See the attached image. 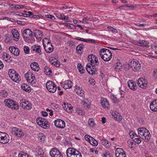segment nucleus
Here are the masks:
<instances>
[{
    "label": "nucleus",
    "mask_w": 157,
    "mask_h": 157,
    "mask_svg": "<svg viewBox=\"0 0 157 157\" xmlns=\"http://www.w3.org/2000/svg\"><path fill=\"white\" fill-rule=\"evenodd\" d=\"M22 35L24 40L27 42L32 43L35 41L32 31L29 29L24 30Z\"/></svg>",
    "instance_id": "nucleus-1"
},
{
    "label": "nucleus",
    "mask_w": 157,
    "mask_h": 157,
    "mask_svg": "<svg viewBox=\"0 0 157 157\" xmlns=\"http://www.w3.org/2000/svg\"><path fill=\"white\" fill-rule=\"evenodd\" d=\"M138 134L140 138L144 140L145 141L149 140L151 137V135L149 131L145 128H140L138 130Z\"/></svg>",
    "instance_id": "nucleus-2"
},
{
    "label": "nucleus",
    "mask_w": 157,
    "mask_h": 157,
    "mask_svg": "<svg viewBox=\"0 0 157 157\" xmlns=\"http://www.w3.org/2000/svg\"><path fill=\"white\" fill-rule=\"evenodd\" d=\"M99 54L101 58L105 61H109L112 58V53L109 49L102 48L99 51Z\"/></svg>",
    "instance_id": "nucleus-3"
},
{
    "label": "nucleus",
    "mask_w": 157,
    "mask_h": 157,
    "mask_svg": "<svg viewBox=\"0 0 157 157\" xmlns=\"http://www.w3.org/2000/svg\"><path fill=\"white\" fill-rule=\"evenodd\" d=\"M68 157H82L81 153L74 148L70 147L66 151Z\"/></svg>",
    "instance_id": "nucleus-4"
},
{
    "label": "nucleus",
    "mask_w": 157,
    "mask_h": 157,
    "mask_svg": "<svg viewBox=\"0 0 157 157\" xmlns=\"http://www.w3.org/2000/svg\"><path fill=\"white\" fill-rule=\"evenodd\" d=\"M8 75L12 80L15 82H18L21 80L19 74L13 69H10Z\"/></svg>",
    "instance_id": "nucleus-5"
},
{
    "label": "nucleus",
    "mask_w": 157,
    "mask_h": 157,
    "mask_svg": "<svg viewBox=\"0 0 157 157\" xmlns=\"http://www.w3.org/2000/svg\"><path fill=\"white\" fill-rule=\"evenodd\" d=\"M44 47L46 52L48 53L52 52L53 50V47L51 41L47 38L43 40Z\"/></svg>",
    "instance_id": "nucleus-6"
},
{
    "label": "nucleus",
    "mask_w": 157,
    "mask_h": 157,
    "mask_svg": "<svg viewBox=\"0 0 157 157\" xmlns=\"http://www.w3.org/2000/svg\"><path fill=\"white\" fill-rule=\"evenodd\" d=\"M6 105L8 107L14 110H18L19 106L15 101L10 99L5 100Z\"/></svg>",
    "instance_id": "nucleus-7"
},
{
    "label": "nucleus",
    "mask_w": 157,
    "mask_h": 157,
    "mask_svg": "<svg viewBox=\"0 0 157 157\" xmlns=\"http://www.w3.org/2000/svg\"><path fill=\"white\" fill-rule=\"evenodd\" d=\"M36 122L38 124L44 128H46L49 127V124L45 119L41 117H38L36 119Z\"/></svg>",
    "instance_id": "nucleus-8"
},
{
    "label": "nucleus",
    "mask_w": 157,
    "mask_h": 157,
    "mask_svg": "<svg viewBox=\"0 0 157 157\" xmlns=\"http://www.w3.org/2000/svg\"><path fill=\"white\" fill-rule=\"evenodd\" d=\"M46 87L47 90L52 93L55 92L57 89L56 85L52 81H49L46 83Z\"/></svg>",
    "instance_id": "nucleus-9"
},
{
    "label": "nucleus",
    "mask_w": 157,
    "mask_h": 157,
    "mask_svg": "<svg viewBox=\"0 0 157 157\" xmlns=\"http://www.w3.org/2000/svg\"><path fill=\"white\" fill-rule=\"evenodd\" d=\"M20 105L24 109L29 110L32 108V105L29 101L25 99H21L20 101Z\"/></svg>",
    "instance_id": "nucleus-10"
},
{
    "label": "nucleus",
    "mask_w": 157,
    "mask_h": 157,
    "mask_svg": "<svg viewBox=\"0 0 157 157\" xmlns=\"http://www.w3.org/2000/svg\"><path fill=\"white\" fill-rule=\"evenodd\" d=\"M9 140V136L6 133L0 132V143L3 144L7 143Z\"/></svg>",
    "instance_id": "nucleus-11"
},
{
    "label": "nucleus",
    "mask_w": 157,
    "mask_h": 157,
    "mask_svg": "<svg viewBox=\"0 0 157 157\" xmlns=\"http://www.w3.org/2000/svg\"><path fill=\"white\" fill-rule=\"evenodd\" d=\"M88 60L90 62L92 65H98L99 63L97 57L93 55H90L88 56Z\"/></svg>",
    "instance_id": "nucleus-12"
},
{
    "label": "nucleus",
    "mask_w": 157,
    "mask_h": 157,
    "mask_svg": "<svg viewBox=\"0 0 157 157\" xmlns=\"http://www.w3.org/2000/svg\"><path fill=\"white\" fill-rule=\"evenodd\" d=\"M147 80L143 78H139L138 80V85L141 88L146 89L147 87Z\"/></svg>",
    "instance_id": "nucleus-13"
},
{
    "label": "nucleus",
    "mask_w": 157,
    "mask_h": 157,
    "mask_svg": "<svg viewBox=\"0 0 157 157\" xmlns=\"http://www.w3.org/2000/svg\"><path fill=\"white\" fill-rule=\"evenodd\" d=\"M50 155L51 157H63L60 151L55 148H53L50 152Z\"/></svg>",
    "instance_id": "nucleus-14"
},
{
    "label": "nucleus",
    "mask_w": 157,
    "mask_h": 157,
    "mask_svg": "<svg viewBox=\"0 0 157 157\" xmlns=\"http://www.w3.org/2000/svg\"><path fill=\"white\" fill-rule=\"evenodd\" d=\"M55 126L59 128H63L65 126V122L62 120L57 119L54 121Z\"/></svg>",
    "instance_id": "nucleus-15"
},
{
    "label": "nucleus",
    "mask_w": 157,
    "mask_h": 157,
    "mask_svg": "<svg viewBox=\"0 0 157 157\" xmlns=\"http://www.w3.org/2000/svg\"><path fill=\"white\" fill-rule=\"evenodd\" d=\"M12 133L18 137H21L24 135V134L22 131L16 127L12 128Z\"/></svg>",
    "instance_id": "nucleus-16"
},
{
    "label": "nucleus",
    "mask_w": 157,
    "mask_h": 157,
    "mask_svg": "<svg viewBox=\"0 0 157 157\" xmlns=\"http://www.w3.org/2000/svg\"><path fill=\"white\" fill-rule=\"evenodd\" d=\"M115 155L116 157H126L125 152L122 149L120 148L116 149Z\"/></svg>",
    "instance_id": "nucleus-17"
},
{
    "label": "nucleus",
    "mask_w": 157,
    "mask_h": 157,
    "mask_svg": "<svg viewBox=\"0 0 157 157\" xmlns=\"http://www.w3.org/2000/svg\"><path fill=\"white\" fill-rule=\"evenodd\" d=\"M10 52L14 56H17L20 54V50L17 47L10 46L9 48Z\"/></svg>",
    "instance_id": "nucleus-18"
},
{
    "label": "nucleus",
    "mask_w": 157,
    "mask_h": 157,
    "mask_svg": "<svg viewBox=\"0 0 157 157\" xmlns=\"http://www.w3.org/2000/svg\"><path fill=\"white\" fill-rule=\"evenodd\" d=\"M72 83L70 80H67L64 82L63 83H62V86L65 89H69L71 88Z\"/></svg>",
    "instance_id": "nucleus-19"
},
{
    "label": "nucleus",
    "mask_w": 157,
    "mask_h": 157,
    "mask_svg": "<svg viewBox=\"0 0 157 157\" xmlns=\"http://www.w3.org/2000/svg\"><path fill=\"white\" fill-rule=\"evenodd\" d=\"M25 77L28 82L30 81L31 79H35L34 74L31 71H28L25 74Z\"/></svg>",
    "instance_id": "nucleus-20"
},
{
    "label": "nucleus",
    "mask_w": 157,
    "mask_h": 157,
    "mask_svg": "<svg viewBox=\"0 0 157 157\" xmlns=\"http://www.w3.org/2000/svg\"><path fill=\"white\" fill-rule=\"evenodd\" d=\"M150 108L153 111H157V100H154L150 104Z\"/></svg>",
    "instance_id": "nucleus-21"
},
{
    "label": "nucleus",
    "mask_w": 157,
    "mask_h": 157,
    "mask_svg": "<svg viewBox=\"0 0 157 157\" xmlns=\"http://www.w3.org/2000/svg\"><path fill=\"white\" fill-rule=\"evenodd\" d=\"M101 103L103 108L108 109L109 106V103L107 99L102 98L101 100Z\"/></svg>",
    "instance_id": "nucleus-22"
},
{
    "label": "nucleus",
    "mask_w": 157,
    "mask_h": 157,
    "mask_svg": "<svg viewBox=\"0 0 157 157\" xmlns=\"http://www.w3.org/2000/svg\"><path fill=\"white\" fill-rule=\"evenodd\" d=\"M34 34L35 37L38 41H40L41 40L43 35L41 31L38 30H35Z\"/></svg>",
    "instance_id": "nucleus-23"
},
{
    "label": "nucleus",
    "mask_w": 157,
    "mask_h": 157,
    "mask_svg": "<svg viewBox=\"0 0 157 157\" xmlns=\"http://www.w3.org/2000/svg\"><path fill=\"white\" fill-rule=\"evenodd\" d=\"M11 32L13 40L16 41H17L19 38V34L17 30L16 29H14L12 30Z\"/></svg>",
    "instance_id": "nucleus-24"
},
{
    "label": "nucleus",
    "mask_w": 157,
    "mask_h": 157,
    "mask_svg": "<svg viewBox=\"0 0 157 157\" xmlns=\"http://www.w3.org/2000/svg\"><path fill=\"white\" fill-rule=\"evenodd\" d=\"M64 106L63 107L64 109L67 112L71 113L72 112L73 110V107L72 106L71 104L69 103L67 104H64Z\"/></svg>",
    "instance_id": "nucleus-25"
},
{
    "label": "nucleus",
    "mask_w": 157,
    "mask_h": 157,
    "mask_svg": "<svg viewBox=\"0 0 157 157\" xmlns=\"http://www.w3.org/2000/svg\"><path fill=\"white\" fill-rule=\"evenodd\" d=\"M30 67L33 70L35 71H38L40 68L38 63L35 62L32 63L30 64Z\"/></svg>",
    "instance_id": "nucleus-26"
},
{
    "label": "nucleus",
    "mask_w": 157,
    "mask_h": 157,
    "mask_svg": "<svg viewBox=\"0 0 157 157\" xmlns=\"http://www.w3.org/2000/svg\"><path fill=\"white\" fill-rule=\"evenodd\" d=\"M128 86L130 89L133 90H135L137 89V86L136 83L132 81H129L128 82Z\"/></svg>",
    "instance_id": "nucleus-27"
},
{
    "label": "nucleus",
    "mask_w": 157,
    "mask_h": 157,
    "mask_svg": "<svg viewBox=\"0 0 157 157\" xmlns=\"http://www.w3.org/2000/svg\"><path fill=\"white\" fill-rule=\"evenodd\" d=\"M141 67V66L140 63L137 60H136L132 69L133 71H136L140 69Z\"/></svg>",
    "instance_id": "nucleus-28"
},
{
    "label": "nucleus",
    "mask_w": 157,
    "mask_h": 157,
    "mask_svg": "<svg viewBox=\"0 0 157 157\" xmlns=\"http://www.w3.org/2000/svg\"><path fill=\"white\" fill-rule=\"evenodd\" d=\"M40 47V46L35 45L32 47V50L34 51H35L36 53L40 55L41 54Z\"/></svg>",
    "instance_id": "nucleus-29"
},
{
    "label": "nucleus",
    "mask_w": 157,
    "mask_h": 157,
    "mask_svg": "<svg viewBox=\"0 0 157 157\" xmlns=\"http://www.w3.org/2000/svg\"><path fill=\"white\" fill-rule=\"evenodd\" d=\"M82 107L86 109H87L90 108V103L88 100L84 99L83 101Z\"/></svg>",
    "instance_id": "nucleus-30"
},
{
    "label": "nucleus",
    "mask_w": 157,
    "mask_h": 157,
    "mask_svg": "<svg viewBox=\"0 0 157 157\" xmlns=\"http://www.w3.org/2000/svg\"><path fill=\"white\" fill-rule=\"evenodd\" d=\"M76 90H75V91L77 94L81 97H83L84 95V91L82 90L81 88H80L79 86H76Z\"/></svg>",
    "instance_id": "nucleus-31"
},
{
    "label": "nucleus",
    "mask_w": 157,
    "mask_h": 157,
    "mask_svg": "<svg viewBox=\"0 0 157 157\" xmlns=\"http://www.w3.org/2000/svg\"><path fill=\"white\" fill-rule=\"evenodd\" d=\"M21 88L23 90L28 92H30L31 91V89L29 85L26 84H23L21 86Z\"/></svg>",
    "instance_id": "nucleus-32"
},
{
    "label": "nucleus",
    "mask_w": 157,
    "mask_h": 157,
    "mask_svg": "<svg viewBox=\"0 0 157 157\" xmlns=\"http://www.w3.org/2000/svg\"><path fill=\"white\" fill-rule=\"evenodd\" d=\"M148 44L147 42L144 40H140L137 42V45L143 47H147L148 46Z\"/></svg>",
    "instance_id": "nucleus-33"
},
{
    "label": "nucleus",
    "mask_w": 157,
    "mask_h": 157,
    "mask_svg": "<svg viewBox=\"0 0 157 157\" xmlns=\"http://www.w3.org/2000/svg\"><path fill=\"white\" fill-rule=\"evenodd\" d=\"M84 47V45L82 44H79L77 46L76 48V51L77 53L81 54L83 51V49Z\"/></svg>",
    "instance_id": "nucleus-34"
},
{
    "label": "nucleus",
    "mask_w": 157,
    "mask_h": 157,
    "mask_svg": "<svg viewBox=\"0 0 157 157\" xmlns=\"http://www.w3.org/2000/svg\"><path fill=\"white\" fill-rule=\"evenodd\" d=\"M10 7H11V8L13 10L15 9L17 10L23 8L24 6L23 5H14L13 4H11L10 6Z\"/></svg>",
    "instance_id": "nucleus-35"
},
{
    "label": "nucleus",
    "mask_w": 157,
    "mask_h": 157,
    "mask_svg": "<svg viewBox=\"0 0 157 157\" xmlns=\"http://www.w3.org/2000/svg\"><path fill=\"white\" fill-rule=\"evenodd\" d=\"M86 69L87 72L90 74H93L94 73V71L92 69L91 66L89 65H87Z\"/></svg>",
    "instance_id": "nucleus-36"
},
{
    "label": "nucleus",
    "mask_w": 157,
    "mask_h": 157,
    "mask_svg": "<svg viewBox=\"0 0 157 157\" xmlns=\"http://www.w3.org/2000/svg\"><path fill=\"white\" fill-rule=\"evenodd\" d=\"M111 99L113 101V102L114 103H118L119 102V100L117 98V97L115 96L114 95H111L110 96Z\"/></svg>",
    "instance_id": "nucleus-37"
},
{
    "label": "nucleus",
    "mask_w": 157,
    "mask_h": 157,
    "mask_svg": "<svg viewBox=\"0 0 157 157\" xmlns=\"http://www.w3.org/2000/svg\"><path fill=\"white\" fill-rule=\"evenodd\" d=\"M101 144L105 147H109V144L108 141L106 140H101Z\"/></svg>",
    "instance_id": "nucleus-38"
},
{
    "label": "nucleus",
    "mask_w": 157,
    "mask_h": 157,
    "mask_svg": "<svg viewBox=\"0 0 157 157\" xmlns=\"http://www.w3.org/2000/svg\"><path fill=\"white\" fill-rule=\"evenodd\" d=\"M136 60L134 59H132L130 60L129 61V63L128 64V67L130 68H132V67H133L134 64Z\"/></svg>",
    "instance_id": "nucleus-39"
},
{
    "label": "nucleus",
    "mask_w": 157,
    "mask_h": 157,
    "mask_svg": "<svg viewBox=\"0 0 157 157\" xmlns=\"http://www.w3.org/2000/svg\"><path fill=\"white\" fill-rule=\"evenodd\" d=\"M45 73L47 75H50L52 72L51 70L48 67L45 66L44 68Z\"/></svg>",
    "instance_id": "nucleus-40"
},
{
    "label": "nucleus",
    "mask_w": 157,
    "mask_h": 157,
    "mask_svg": "<svg viewBox=\"0 0 157 157\" xmlns=\"http://www.w3.org/2000/svg\"><path fill=\"white\" fill-rule=\"evenodd\" d=\"M78 68L79 71L81 73H84L85 70L83 69L81 64L78 63Z\"/></svg>",
    "instance_id": "nucleus-41"
},
{
    "label": "nucleus",
    "mask_w": 157,
    "mask_h": 157,
    "mask_svg": "<svg viewBox=\"0 0 157 157\" xmlns=\"http://www.w3.org/2000/svg\"><path fill=\"white\" fill-rule=\"evenodd\" d=\"M88 124L90 127H92L94 126V123L93 119H89L88 121Z\"/></svg>",
    "instance_id": "nucleus-42"
},
{
    "label": "nucleus",
    "mask_w": 157,
    "mask_h": 157,
    "mask_svg": "<svg viewBox=\"0 0 157 157\" xmlns=\"http://www.w3.org/2000/svg\"><path fill=\"white\" fill-rule=\"evenodd\" d=\"M90 143L91 144L94 146H96L98 144V142L93 138L91 139Z\"/></svg>",
    "instance_id": "nucleus-43"
},
{
    "label": "nucleus",
    "mask_w": 157,
    "mask_h": 157,
    "mask_svg": "<svg viewBox=\"0 0 157 157\" xmlns=\"http://www.w3.org/2000/svg\"><path fill=\"white\" fill-rule=\"evenodd\" d=\"M38 139H40L41 142L44 141L45 140V136L42 133H40L38 136Z\"/></svg>",
    "instance_id": "nucleus-44"
},
{
    "label": "nucleus",
    "mask_w": 157,
    "mask_h": 157,
    "mask_svg": "<svg viewBox=\"0 0 157 157\" xmlns=\"http://www.w3.org/2000/svg\"><path fill=\"white\" fill-rule=\"evenodd\" d=\"M76 113L80 115H83L84 114V112L82 109H77Z\"/></svg>",
    "instance_id": "nucleus-45"
},
{
    "label": "nucleus",
    "mask_w": 157,
    "mask_h": 157,
    "mask_svg": "<svg viewBox=\"0 0 157 157\" xmlns=\"http://www.w3.org/2000/svg\"><path fill=\"white\" fill-rule=\"evenodd\" d=\"M137 5H129V4H127L125 6L127 7H128L131 9V10H133L135 9L136 8V6Z\"/></svg>",
    "instance_id": "nucleus-46"
},
{
    "label": "nucleus",
    "mask_w": 157,
    "mask_h": 157,
    "mask_svg": "<svg viewBox=\"0 0 157 157\" xmlns=\"http://www.w3.org/2000/svg\"><path fill=\"white\" fill-rule=\"evenodd\" d=\"M69 17L68 16H65L64 14H60L59 17V18L62 20H67Z\"/></svg>",
    "instance_id": "nucleus-47"
},
{
    "label": "nucleus",
    "mask_w": 157,
    "mask_h": 157,
    "mask_svg": "<svg viewBox=\"0 0 157 157\" xmlns=\"http://www.w3.org/2000/svg\"><path fill=\"white\" fill-rule=\"evenodd\" d=\"M103 157H113L109 152L105 151L102 154Z\"/></svg>",
    "instance_id": "nucleus-48"
},
{
    "label": "nucleus",
    "mask_w": 157,
    "mask_h": 157,
    "mask_svg": "<svg viewBox=\"0 0 157 157\" xmlns=\"http://www.w3.org/2000/svg\"><path fill=\"white\" fill-rule=\"evenodd\" d=\"M107 29H109L113 33H117V29L113 28L111 26H108L107 27Z\"/></svg>",
    "instance_id": "nucleus-49"
},
{
    "label": "nucleus",
    "mask_w": 157,
    "mask_h": 157,
    "mask_svg": "<svg viewBox=\"0 0 157 157\" xmlns=\"http://www.w3.org/2000/svg\"><path fill=\"white\" fill-rule=\"evenodd\" d=\"M85 138L86 141L90 142V141L91 139L93 138V137L88 135H86L85 136Z\"/></svg>",
    "instance_id": "nucleus-50"
},
{
    "label": "nucleus",
    "mask_w": 157,
    "mask_h": 157,
    "mask_svg": "<svg viewBox=\"0 0 157 157\" xmlns=\"http://www.w3.org/2000/svg\"><path fill=\"white\" fill-rule=\"evenodd\" d=\"M19 157H29L28 154L25 153H20L18 155Z\"/></svg>",
    "instance_id": "nucleus-51"
},
{
    "label": "nucleus",
    "mask_w": 157,
    "mask_h": 157,
    "mask_svg": "<svg viewBox=\"0 0 157 157\" xmlns=\"http://www.w3.org/2000/svg\"><path fill=\"white\" fill-rule=\"evenodd\" d=\"M8 93L6 90H3L1 92V95L4 97H5L8 96Z\"/></svg>",
    "instance_id": "nucleus-52"
},
{
    "label": "nucleus",
    "mask_w": 157,
    "mask_h": 157,
    "mask_svg": "<svg viewBox=\"0 0 157 157\" xmlns=\"http://www.w3.org/2000/svg\"><path fill=\"white\" fill-rule=\"evenodd\" d=\"M45 17L48 18H49L52 20H54L55 19V18L53 15H52L50 14H47L45 15Z\"/></svg>",
    "instance_id": "nucleus-53"
},
{
    "label": "nucleus",
    "mask_w": 157,
    "mask_h": 157,
    "mask_svg": "<svg viewBox=\"0 0 157 157\" xmlns=\"http://www.w3.org/2000/svg\"><path fill=\"white\" fill-rule=\"evenodd\" d=\"M24 51L27 54L29 53V48L28 47L25 46L24 48Z\"/></svg>",
    "instance_id": "nucleus-54"
},
{
    "label": "nucleus",
    "mask_w": 157,
    "mask_h": 157,
    "mask_svg": "<svg viewBox=\"0 0 157 157\" xmlns=\"http://www.w3.org/2000/svg\"><path fill=\"white\" fill-rule=\"evenodd\" d=\"M29 82H30L32 85L34 86H35L36 84V79H31L30 81H28Z\"/></svg>",
    "instance_id": "nucleus-55"
},
{
    "label": "nucleus",
    "mask_w": 157,
    "mask_h": 157,
    "mask_svg": "<svg viewBox=\"0 0 157 157\" xmlns=\"http://www.w3.org/2000/svg\"><path fill=\"white\" fill-rule=\"evenodd\" d=\"M54 65L57 67H59L60 66L59 62L56 59H55Z\"/></svg>",
    "instance_id": "nucleus-56"
},
{
    "label": "nucleus",
    "mask_w": 157,
    "mask_h": 157,
    "mask_svg": "<svg viewBox=\"0 0 157 157\" xmlns=\"http://www.w3.org/2000/svg\"><path fill=\"white\" fill-rule=\"evenodd\" d=\"M134 142L137 144H140L141 142V139L139 137L136 138V139H134Z\"/></svg>",
    "instance_id": "nucleus-57"
},
{
    "label": "nucleus",
    "mask_w": 157,
    "mask_h": 157,
    "mask_svg": "<svg viewBox=\"0 0 157 157\" xmlns=\"http://www.w3.org/2000/svg\"><path fill=\"white\" fill-rule=\"evenodd\" d=\"M115 117L116 120L118 121H121L122 119V117L121 116L117 115Z\"/></svg>",
    "instance_id": "nucleus-58"
},
{
    "label": "nucleus",
    "mask_w": 157,
    "mask_h": 157,
    "mask_svg": "<svg viewBox=\"0 0 157 157\" xmlns=\"http://www.w3.org/2000/svg\"><path fill=\"white\" fill-rule=\"evenodd\" d=\"M82 20L83 21V22L84 23H87L88 22L87 21H89V20L90 21L91 20H90V18H88V17L83 18Z\"/></svg>",
    "instance_id": "nucleus-59"
},
{
    "label": "nucleus",
    "mask_w": 157,
    "mask_h": 157,
    "mask_svg": "<svg viewBox=\"0 0 157 157\" xmlns=\"http://www.w3.org/2000/svg\"><path fill=\"white\" fill-rule=\"evenodd\" d=\"M130 137L131 138L134 139H136V138H138L139 137L137 135L135 134H132V135H130Z\"/></svg>",
    "instance_id": "nucleus-60"
},
{
    "label": "nucleus",
    "mask_w": 157,
    "mask_h": 157,
    "mask_svg": "<svg viewBox=\"0 0 157 157\" xmlns=\"http://www.w3.org/2000/svg\"><path fill=\"white\" fill-rule=\"evenodd\" d=\"M64 25L66 26L67 27L69 28H71L74 26V25H70L69 24L67 23L64 24Z\"/></svg>",
    "instance_id": "nucleus-61"
},
{
    "label": "nucleus",
    "mask_w": 157,
    "mask_h": 157,
    "mask_svg": "<svg viewBox=\"0 0 157 157\" xmlns=\"http://www.w3.org/2000/svg\"><path fill=\"white\" fill-rule=\"evenodd\" d=\"M153 76L155 78H157V69H155L153 72Z\"/></svg>",
    "instance_id": "nucleus-62"
},
{
    "label": "nucleus",
    "mask_w": 157,
    "mask_h": 157,
    "mask_svg": "<svg viewBox=\"0 0 157 157\" xmlns=\"http://www.w3.org/2000/svg\"><path fill=\"white\" fill-rule=\"evenodd\" d=\"M18 13H19L18 12H13L11 13H13V15H19V16H20L22 15L23 14L22 13H19V14H18Z\"/></svg>",
    "instance_id": "nucleus-63"
},
{
    "label": "nucleus",
    "mask_w": 157,
    "mask_h": 157,
    "mask_svg": "<svg viewBox=\"0 0 157 157\" xmlns=\"http://www.w3.org/2000/svg\"><path fill=\"white\" fill-rule=\"evenodd\" d=\"M42 113L43 116L46 117L48 116V113L46 112L43 111L42 112Z\"/></svg>",
    "instance_id": "nucleus-64"
}]
</instances>
